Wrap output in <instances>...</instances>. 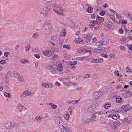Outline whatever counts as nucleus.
<instances>
[{
    "mask_svg": "<svg viewBox=\"0 0 132 132\" xmlns=\"http://www.w3.org/2000/svg\"><path fill=\"white\" fill-rule=\"evenodd\" d=\"M85 38L87 40H90L92 38V35H86L85 36Z\"/></svg>",
    "mask_w": 132,
    "mask_h": 132,
    "instance_id": "6ab92c4d",
    "label": "nucleus"
},
{
    "mask_svg": "<svg viewBox=\"0 0 132 132\" xmlns=\"http://www.w3.org/2000/svg\"><path fill=\"white\" fill-rule=\"evenodd\" d=\"M52 7L55 8H59V6H57V5L55 4L52 3Z\"/></svg>",
    "mask_w": 132,
    "mask_h": 132,
    "instance_id": "c03bdc74",
    "label": "nucleus"
},
{
    "mask_svg": "<svg viewBox=\"0 0 132 132\" xmlns=\"http://www.w3.org/2000/svg\"><path fill=\"white\" fill-rule=\"evenodd\" d=\"M94 110V105L89 106L87 109V112L89 113H92Z\"/></svg>",
    "mask_w": 132,
    "mask_h": 132,
    "instance_id": "423d86ee",
    "label": "nucleus"
},
{
    "mask_svg": "<svg viewBox=\"0 0 132 132\" xmlns=\"http://www.w3.org/2000/svg\"><path fill=\"white\" fill-rule=\"evenodd\" d=\"M92 50V48L91 47L88 46L87 47V49L86 50V52H91Z\"/></svg>",
    "mask_w": 132,
    "mask_h": 132,
    "instance_id": "4c0bfd02",
    "label": "nucleus"
},
{
    "mask_svg": "<svg viewBox=\"0 0 132 132\" xmlns=\"http://www.w3.org/2000/svg\"><path fill=\"white\" fill-rule=\"evenodd\" d=\"M108 38H104L102 39V41H101L105 44H106L108 42Z\"/></svg>",
    "mask_w": 132,
    "mask_h": 132,
    "instance_id": "f3484780",
    "label": "nucleus"
},
{
    "mask_svg": "<svg viewBox=\"0 0 132 132\" xmlns=\"http://www.w3.org/2000/svg\"><path fill=\"white\" fill-rule=\"evenodd\" d=\"M32 95V93L31 92H28V90H26L24 91L22 93L20 96L22 97H24L26 96H31Z\"/></svg>",
    "mask_w": 132,
    "mask_h": 132,
    "instance_id": "20e7f679",
    "label": "nucleus"
},
{
    "mask_svg": "<svg viewBox=\"0 0 132 132\" xmlns=\"http://www.w3.org/2000/svg\"><path fill=\"white\" fill-rule=\"evenodd\" d=\"M21 62L22 63L24 64L26 63H28L29 62V61L26 59H23L21 60Z\"/></svg>",
    "mask_w": 132,
    "mask_h": 132,
    "instance_id": "c9c22d12",
    "label": "nucleus"
},
{
    "mask_svg": "<svg viewBox=\"0 0 132 132\" xmlns=\"http://www.w3.org/2000/svg\"><path fill=\"white\" fill-rule=\"evenodd\" d=\"M51 53V52H49L48 51H46L43 52V54L45 56H48L50 55V53Z\"/></svg>",
    "mask_w": 132,
    "mask_h": 132,
    "instance_id": "aec40b11",
    "label": "nucleus"
},
{
    "mask_svg": "<svg viewBox=\"0 0 132 132\" xmlns=\"http://www.w3.org/2000/svg\"><path fill=\"white\" fill-rule=\"evenodd\" d=\"M51 11L50 8L45 7V8L41 12V13L45 16H47L48 14V13Z\"/></svg>",
    "mask_w": 132,
    "mask_h": 132,
    "instance_id": "f257e3e1",
    "label": "nucleus"
},
{
    "mask_svg": "<svg viewBox=\"0 0 132 132\" xmlns=\"http://www.w3.org/2000/svg\"><path fill=\"white\" fill-rule=\"evenodd\" d=\"M39 36V34L38 32L34 33L32 36V37L34 39L37 38Z\"/></svg>",
    "mask_w": 132,
    "mask_h": 132,
    "instance_id": "dca6fc26",
    "label": "nucleus"
},
{
    "mask_svg": "<svg viewBox=\"0 0 132 132\" xmlns=\"http://www.w3.org/2000/svg\"><path fill=\"white\" fill-rule=\"evenodd\" d=\"M58 56L57 55H55L53 56L52 58L54 60H56Z\"/></svg>",
    "mask_w": 132,
    "mask_h": 132,
    "instance_id": "5fc2aeb1",
    "label": "nucleus"
},
{
    "mask_svg": "<svg viewBox=\"0 0 132 132\" xmlns=\"http://www.w3.org/2000/svg\"><path fill=\"white\" fill-rule=\"evenodd\" d=\"M103 49V51H104V52H106L109 49V48L108 47H102Z\"/></svg>",
    "mask_w": 132,
    "mask_h": 132,
    "instance_id": "e433bc0d",
    "label": "nucleus"
},
{
    "mask_svg": "<svg viewBox=\"0 0 132 132\" xmlns=\"http://www.w3.org/2000/svg\"><path fill=\"white\" fill-rule=\"evenodd\" d=\"M16 79L21 82H23L24 81V79L21 76H20V77H18V78H17Z\"/></svg>",
    "mask_w": 132,
    "mask_h": 132,
    "instance_id": "a878e982",
    "label": "nucleus"
},
{
    "mask_svg": "<svg viewBox=\"0 0 132 132\" xmlns=\"http://www.w3.org/2000/svg\"><path fill=\"white\" fill-rule=\"evenodd\" d=\"M128 18L130 19L131 21H132V14H129V15Z\"/></svg>",
    "mask_w": 132,
    "mask_h": 132,
    "instance_id": "864d4df0",
    "label": "nucleus"
},
{
    "mask_svg": "<svg viewBox=\"0 0 132 132\" xmlns=\"http://www.w3.org/2000/svg\"><path fill=\"white\" fill-rule=\"evenodd\" d=\"M101 55L102 57H104L106 58L108 57V55L106 54H101Z\"/></svg>",
    "mask_w": 132,
    "mask_h": 132,
    "instance_id": "6e6d98bb",
    "label": "nucleus"
},
{
    "mask_svg": "<svg viewBox=\"0 0 132 132\" xmlns=\"http://www.w3.org/2000/svg\"><path fill=\"white\" fill-rule=\"evenodd\" d=\"M66 33L65 32V30L63 29L61 32L60 35L61 36H64L65 35Z\"/></svg>",
    "mask_w": 132,
    "mask_h": 132,
    "instance_id": "f704fd0d",
    "label": "nucleus"
},
{
    "mask_svg": "<svg viewBox=\"0 0 132 132\" xmlns=\"http://www.w3.org/2000/svg\"><path fill=\"white\" fill-rule=\"evenodd\" d=\"M52 1H49L45 3L44 7L47 6L48 7H51L52 4Z\"/></svg>",
    "mask_w": 132,
    "mask_h": 132,
    "instance_id": "4468645a",
    "label": "nucleus"
},
{
    "mask_svg": "<svg viewBox=\"0 0 132 132\" xmlns=\"http://www.w3.org/2000/svg\"><path fill=\"white\" fill-rule=\"evenodd\" d=\"M53 11L55 12L58 15H60V13L61 12H60L59 11H58L57 10L56 11L55 9H53Z\"/></svg>",
    "mask_w": 132,
    "mask_h": 132,
    "instance_id": "79ce46f5",
    "label": "nucleus"
},
{
    "mask_svg": "<svg viewBox=\"0 0 132 132\" xmlns=\"http://www.w3.org/2000/svg\"><path fill=\"white\" fill-rule=\"evenodd\" d=\"M78 51L79 53H86V50H85L84 49L82 48V49H79Z\"/></svg>",
    "mask_w": 132,
    "mask_h": 132,
    "instance_id": "393cba45",
    "label": "nucleus"
},
{
    "mask_svg": "<svg viewBox=\"0 0 132 132\" xmlns=\"http://www.w3.org/2000/svg\"><path fill=\"white\" fill-rule=\"evenodd\" d=\"M42 85L44 87L49 88L51 87L52 85L50 83L46 82L42 84Z\"/></svg>",
    "mask_w": 132,
    "mask_h": 132,
    "instance_id": "6e6552de",
    "label": "nucleus"
},
{
    "mask_svg": "<svg viewBox=\"0 0 132 132\" xmlns=\"http://www.w3.org/2000/svg\"><path fill=\"white\" fill-rule=\"evenodd\" d=\"M127 46H129L128 47V49L132 51V45H127Z\"/></svg>",
    "mask_w": 132,
    "mask_h": 132,
    "instance_id": "e2e57ef3",
    "label": "nucleus"
},
{
    "mask_svg": "<svg viewBox=\"0 0 132 132\" xmlns=\"http://www.w3.org/2000/svg\"><path fill=\"white\" fill-rule=\"evenodd\" d=\"M55 122L57 124H60L62 122V118L61 117H56L55 119Z\"/></svg>",
    "mask_w": 132,
    "mask_h": 132,
    "instance_id": "9d476101",
    "label": "nucleus"
},
{
    "mask_svg": "<svg viewBox=\"0 0 132 132\" xmlns=\"http://www.w3.org/2000/svg\"><path fill=\"white\" fill-rule=\"evenodd\" d=\"M96 117V116H95V114H94L92 116L90 119H92V120H93L94 121H95L96 120V119H95V117Z\"/></svg>",
    "mask_w": 132,
    "mask_h": 132,
    "instance_id": "3c124183",
    "label": "nucleus"
},
{
    "mask_svg": "<svg viewBox=\"0 0 132 132\" xmlns=\"http://www.w3.org/2000/svg\"><path fill=\"white\" fill-rule=\"evenodd\" d=\"M105 14V12L104 11H101L100 12V14L101 16H103Z\"/></svg>",
    "mask_w": 132,
    "mask_h": 132,
    "instance_id": "09e8293b",
    "label": "nucleus"
},
{
    "mask_svg": "<svg viewBox=\"0 0 132 132\" xmlns=\"http://www.w3.org/2000/svg\"><path fill=\"white\" fill-rule=\"evenodd\" d=\"M92 121V119H89L85 121L84 123H87L91 122Z\"/></svg>",
    "mask_w": 132,
    "mask_h": 132,
    "instance_id": "ea45409f",
    "label": "nucleus"
},
{
    "mask_svg": "<svg viewBox=\"0 0 132 132\" xmlns=\"http://www.w3.org/2000/svg\"><path fill=\"white\" fill-rule=\"evenodd\" d=\"M9 54V53L7 52H5L4 54V55L6 57H7L8 56Z\"/></svg>",
    "mask_w": 132,
    "mask_h": 132,
    "instance_id": "69168bd1",
    "label": "nucleus"
},
{
    "mask_svg": "<svg viewBox=\"0 0 132 132\" xmlns=\"http://www.w3.org/2000/svg\"><path fill=\"white\" fill-rule=\"evenodd\" d=\"M97 19L100 21L101 22H103L104 21V18L103 17L98 16Z\"/></svg>",
    "mask_w": 132,
    "mask_h": 132,
    "instance_id": "c756f323",
    "label": "nucleus"
},
{
    "mask_svg": "<svg viewBox=\"0 0 132 132\" xmlns=\"http://www.w3.org/2000/svg\"><path fill=\"white\" fill-rule=\"evenodd\" d=\"M102 94L100 92H96L93 95V97L94 98L96 99L99 98V97L102 95Z\"/></svg>",
    "mask_w": 132,
    "mask_h": 132,
    "instance_id": "f03ea898",
    "label": "nucleus"
},
{
    "mask_svg": "<svg viewBox=\"0 0 132 132\" xmlns=\"http://www.w3.org/2000/svg\"><path fill=\"white\" fill-rule=\"evenodd\" d=\"M116 15V16L117 18L121 19L122 18V17L118 13V14H117V15Z\"/></svg>",
    "mask_w": 132,
    "mask_h": 132,
    "instance_id": "0e129e2a",
    "label": "nucleus"
},
{
    "mask_svg": "<svg viewBox=\"0 0 132 132\" xmlns=\"http://www.w3.org/2000/svg\"><path fill=\"white\" fill-rule=\"evenodd\" d=\"M14 75L16 79H17L18 77H20V75L17 72H15V73H14Z\"/></svg>",
    "mask_w": 132,
    "mask_h": 132,
    "instance_id": "473e14b6",
    "label": "nucleus"
},
{
    "mask_svg": "<svg viewBox=\"0 0 132 132\" xmlns=\"http://www.w3.org/2000/svg\"><path fill=\"white\" fill-rule=\"evenodd\" d=\"M90 77V75L89 74H87L85 75L84 77V78H88L89 77Z\"/></svg>",
    "mask_w": 132,
    "mask_h": 132,
    "instance_id": "338daca9",
    "label": "nucleus"
},
{
    "mask_svg": "<svg viewBox=\"0 0 132 132\" xmlns=\"http://www.w3.org/2000/svg\"><path fill=\"white\" fill-rule=\"evenodd\" d=\"M104 44L102 43L101 41L98 42H97L96 43V46L97 47H101L103 46L104 45H105Z\"/></svg>",
    "mask_w": 132,
    "mask_h": 132,
    "instance_id": "2eb2a0df",
    "label": "nucleus"
},
{
    "mask_svg": "<svg viewBox=\"0 0 132 132\" xmlns=\"http://www.w3.org/2000/svg\"><path fill=\"white\" fill-rule=\"evenodd\" d=\"M12 124L11 122H8L5 124L4 127L6 129H9L12 127Z\"/></svg>",
    "mask_w": 132,
    "mask_h": 132,
    "instance_id": "ddd939ff",
    "label": "nucleus"
},
{
    "mask_svg": "<svg viewBox=\"0 0 132 132\" xmlns=\"http://www.w3.org/2000/svg\"><path fill=\"white\" fill-rule=\"evenodd\" d=\"M110 105V104H107L106 105H104V108L105 109H108V107H110V106L109 105Z\"/></svg>",
    "mask_w": 132,
    "mask_h": 132,
    "instance_id": "4d7b16f0",
    "label": "nucleus"
},
{
    "mask_svg": "<svg viewBox=\"0 0 132 132\" xmlns=\"http://www.w3.org/2000/svg\"><path fill=\"white\" fill-rule=\"evenodd\" d=\"M121 98L119 96L117 97L116 98V101L117 103H119L121 102Z\"/></svg>",
    "mask_w": 132,
    "mask_h": 132,
    "instance_id": "5701e85b",
    "label": "nucleus"
},
{
    "mask_svg": "<svg viewBox=\"0 0 132 132\" xmlns=\"http://www.w3.org/2000/svg\"><path fill=\"white\" fill-rule=\"evenodd\" d=\"M103 6L104 8H106L107 7H109V6L108 4H107L106 3H105L104 4V5H103Z\"/></svg>",
    "mask_w": 132,
    "mask_h": 132,
    "instance_id": "774afa93",
    "label": "nucleus"
},
{
    "mask_svg": "<svg viewBox=\"0 0 132 132\" xmlns=\"http://www.w3.org/2000/svg\"><path fill=\"white\" fill-rule=\"evenodd\" d=\"M30 49V46L29 45H28L25 47V49L26 51H29Z\"/></svg>",
    "mask_w": 132,
    "mask_h": 132,
    "instance_id": "37998d69",
    "label": "nucleus"
},
{
    "mask_svg": "<svg viewBox=\"0 0 132 132\" xmlns=\"http://www.w3.org/2000/svg\"><path fill=\"white\" fill-rule=\"evenodd\" d=\"M63 47L64 48H67L69 50L71 48L70 46V45H64L63 46Z\"/></svg>",
    "mask_w": 132,
    "mask_h": 132,
    "instance_id": "cd10ccee",
    "label": "nucleus"
},
{
    "mask_svg": "<svg viewBox=\"0 0 132 132\" xmlns=\"http://www.w3.org/2000/svg\"><path fill=\"white\" fill-rule=\"evenodd\" d=\"M96 61L97 62V63H100L103 62V59L101 58H98L96 59Z\"/></svg>",
    "mask_w": 132,
    "mask_h": 132,
    "instance_id": "bb28decb",
    "label": "nucleus"
},
{
    "mask_svg": "<svg viewBox=\"0 0 132 132\" xmlns=\"http://www.w3.org/2000/svg\"><path fill=\"white\" fill-rule=\"evenodd\" d=\"M87 11L88 12L90 13H91L93 11V8L91 7H89L87 9Z\"/></svg>",
    "mask_w": 132,
    "mask_h": 132,
    "instance_id": "b1692460",
    "label": "nucleus"
},
{
    "mask_svg": "<svg viewBox=\"0 0 132 132\" xmlns=\"http://www.w3.org/2000/svg\"><path fill=\"white\" fill-rule=\"evenodd\" d=\"M11 76V73L10 71H9L6 74V78H9Z\"/></svg>",
    "mask_w": 132,
    "mask_h": 132,
    "instance_id": "2f4dec72",
    "label": "nucleus"
},
{
    "mask_svg": "<svg viewBox=\"0 0 132 132\" xmlns=\"http://www.w3.org/2000/svg\"><path fill=\"white\" fill-rule=\"evenodd\" d=\"M34 55L37 59H39L40 58V56L39 55L37 54H34Z\"/></svg>",
    "mask_w": 132,
    "mask_h": 132,
    "instance_id": "680f3d73",
    "label": "nucleus"
},
{
    "mask_svg": "<svg viewBox=\"0 0 132 132\" xmlns=\"http://www.w3.org/2000/svg\"><path fill=\"white\" fill-rule=\"evenodd\" d=\"M49 24H48V26L47 25L46 28H45V30L46 31V32L47 33H49L51 31V29L49 28V27H48V25Z\"/></svg>",
    "mask_w": 132,
    "mask_h": 132,
    "instance_id": "a211bd4d",
    "label": "nucleus"
},
{
    "mask_svg": "<svg viewBox=\"0 0 132 132\" xmlns=\"http://www.w3.org/2000/svg\"><path fill=\"white\" fill-rule=\"evenodd\" d=\"M5 96L7 97H9L11 96V94L10 93H5L4 94Z\"/></svg>",
    "mask_w": 132,
    "mask_h": 132,
    "instance_id": "58836bf2",
    "label": "nucleus"
},
{
    "mask_svg": "<svg viewBox=\"0 0 132 132\" xmlns=\"http://www.w3.org/2000/svg\"><path fill=\"white\" fill-rule=\"evenodd\" d=\"M132 109V107H127L126 108V110H125V112H126L129 110H130Z\"/></svg>",
    "mask_w": 132,
    "mask_h": 132,
    "instance_id": "de8ad7c7",
    "label": "nucleus"
},
{
    "mask_svg": "<svg viewBox=\"0 0 132 132\" xmlns=\"http://www.w3.org/2000/svg\"><path fill=\"white\" fill-rule=\"evenodd\" d=\"M48 104L51 105V108L53 109H56L57 107L56 105L53 104L52 103H49Z\"/></svg>",
    "mask_w": 132,
    "mask_h": 132,
    "instance_id": "4be33fe9",
    "label": "nucleus"
},
{
    "mask_svg": "<svg viewBox=\"0 0 132 132\" xmlns=\"http://www.w3.org/2000/svg\"><path fill=\"white\" fill-rule=\"evenodd\" d=\"M58 67L60 69H57V70H58L60 72L62 71V70H63V69H62V65L61 64H59L58 65Z\"/></svg>",
    "mask_w": 132,
    "mask_h": 132,
    "instance_id": "7c9ffc66",
    "label": "nucleus"
},
{
    "mask_svg": "<svg viewBox=\"0 0 132 132\" xmlns=\"http://www.w3.org/2000/svg\"><path fill=\"white\" fill-rule=\"evenodd\" d=\"M109 116L110 117H111L114 120L117 119L119 117L118 115L117 114H110L109 115Z\"/></svg>",
    "mask_w": 132,
    "mask_h": 132,
    "instance_id": "f8f14e48",
    "label": "nucleus"
},
{
    "mask_svg": "<svg viewBox=\"0 0 132 132\" xmlns=\"http://www.w3.org/2000/svg\"><path fill=\"white\" fill-rule=\"evenodd\" d=\"M121 23L123 24H125L127 23V21L125 20H122L121 21Z\"/></svg>",
    "mask_w": 132,
    "mask_h": 132,
    "instance_id": "bf43d9fd",
    "label": "nucleus"
},
{
    "mask_svg": "<svg viewBox=\"0 0 132 132\" xmlns=\"http://www.w3.org/2000/svg\"><path fill=\"white\" fill-rule=\"evenodd\" d=\"M120 49L121 50L125 51L126 50V48L124 46H121L120 47Z\"/></svg>",
    "mask_w": 132,
    "mask_h": 132,
    "instance_id": "8fccbe9b",
    "label": "nucleus"
},
{
    "mask_svg": "<svg viewBox=\"0 0 132 132\" xmlns=\"http://www.w3.org/2000/svg\"><path fill=\"white\" fill-rule=\"evenodd\" d=\"M107 26L109 28H112L113 29H115V26L113 24L111 21H108L106 24Z\"/></svg>",
    "mask_w": 132,
    "mask_h": 132,
    "instance_id": "39448f33",
    "label": "nucleus"
},
{
    "mask_svg": "<svg viewBox=\"0 0 132 132\" xmlns=\"http://www.w3.org/2000/svg\"><path fill=\"white\" fill-rule=\"evenodd\" d=\"M77 63V62L76 61H74L70 64V65L71 66V65H74L76 64Z\"/></svg>",
    "mask_w": 132,
    "mask_h": 132,
    "instance_id": "052dcab7",
    "label": "nucleus"
},
{
    "mask_svg": "<svg viewBox=\"0 0 132 132\" xmlns=\"http://www.w3.org/2000/svg\"><path fill=\"white\" fill-rule=\"evenodd\" d=\"M100 47L97 48L94 50V52L95 53H101L103 52V49Z\"/></svg>",
    "mask_w": 132,
    "mask_h": 132,
    "instance_id": "9b49d317",
    "label": "nucleus"
},
{
    "mask_svg": "<svg viewBox=\"0 0 132 132\" xmlns=\"http://www.w3.org/2000/svg\"><path fill=\"white\" fill-rule=\"evenodd\" d=\"M127 107L126 105H123L121 106V108L124 110L125 112V110H126V108Z\"/></svg>",
    "mask_w": 132,
    "mask_h": 132,
    "instance_id": "603ef678",
    "label": "nucleus"
},
{
    "mask_svg": "<svg viewBox=\"0 0 132 132\" xmlns=\"http://www.w3.org/2000/svg\"><path fill=\"white\" fill-rule=\"evenodd\" d=\"M17 106L18 107V108H21V109H24V106L21 104H19H19Z\"/></svg>",
    "mask_w": 132,
    "mask_h": 132,
    "instance_id": "a18cd8bd",
    "label": "nucleus"
},
{
    "mask_svg": "<svg viewBox=\"0 0 132 132\" xmlns=\"http://www.w3.org/2000/svg\"><path fill=\"white\" fill-rule=\"evenodd\" d=\"M6 63V61L5 60H1L0 61V63L2 64H4Z\"/></svg>",
    "mask_w": 132,
    "mask_h": 132,
    "instance_id": "13d9d810",
    "label": "nucleus"
},
{
    "mask_svg": "<svg viewBox=\"0 0 132 132\" xmlns=\"http://www.w3.org/2000/svg\"><path fill=\"white\" fill-rule=\"evenodd\" d=\"M73 109V108L72 106L70 107L69 108L68 110L71 114H72V111Z\"/></svg>",
    "mask_w": 132,
    "mask_h": 132,
    "instance_id": "72a5a7b5",
    "label": "nucleus"
},
{
    "mask_svg": "<svg viewBox=\"0 0 132 132\" xmlns=\"http://www.w3.org/2000/svg\"><path fill=\"white\" fill-rule=\"evenodd\" d=\"M48 68L51 70V73L53 74H55L56 73V71L57 70V68L50 65L48 66Z\"/></svg>",
    "mask_w": 132,
    "mask_h": 132,
    "instance_id": "7ed1b4c3",
    "label": "nucleus"
},
{
    "mask_svg": "<svg viewBox=\"0 0 132 132\" xmlns=\"http://www.w3.org/2000/svg\"><path fill=\"white\" fill-rule=\"evenodd\" d=\"M91 22L92 23H93L95 25V24H97L98 23V22L97 21V19H96V21H94V20H92L90 21V22L91 23Z\"/></svg>",
    "mask_w": 132,
    "mask_h": 132,
    "instance_id": "a19ab883",
    "label": "nucleus"
},
{
    "mask_svg": "<svg viewBox=\"0 0 132 132\" xmlns=\"http://www.w3.org/2000/svg\"><path fill=\"white\" fill-rule=\"evenodd\" d=\"M74 76L72 75H68L66 76V78L67 79H71L74 78Z\"/></svg>",
    "mask_w": 132,
    "mask_h": 132,
    "instance_id": "412c9836",
    "label": "nucleus"
},
{
    "mask_svg": "<svg viewBox=\"0 0 132 132\" xmlns=\"http://www.w3.org/2000/svg\"><path fill=\"white\" fill-rule=\"evenodd\" d=\"M62 126V128L61 129V132H69L68 128L67 126H64L63 125Z\"/></svg>",
    "mask_w": 132,
    "mask_h": 132,
    "instance_id": "1a4fd4ad",
    "label": "nucleus"
},
{
    "mask_svg": "<svg viewBox=\"0 0 132 132\" xmlns=\"http://www.w3.org/2000/svg\"><path fill=\"white\" fill-rule=\"evenodd\" d=\"M42 118H43L40 116L39 117L37 116L35 117V119L36 120H38V119L40 120Z\"/></svg>",
    "mask_w": 132,
    "mask_h": 132,
    "instance_id": "49530a36",
    "label": "nucleus"
},
{
    "mask_svg": "<svg viewBox=\"0 0 132 132\" xmlns=\"http://www.w3.org/2000/svg\"><path fill=\"white\" fill-rule=\"evenodd\" d=\"M80 99L78 100H73L72 101V104L73 105H75L78 103Z\"/></svg>",
    "mask_w": 132,
    "mask_h": 132,
    "instance_id": "c85d7f7f",
    "label": "nucleus"
},
{
    "mask_svg": "<svg viewBox=\"0 0 132 132\" xmlns=\"http://www.w3.org/2000/svg\"><path fill=\"white\" fill-rule=\"evenodd\" d=\"M132 93L129 91H126L124 94H122V95L125 98H127L128 97H129L131 96Z\"/></svg>",
    "mask_w": 132,
    "mask_h": 132,
    "instance_id": "0eeeda50",
    "label": "nucleus"
}]
</instances>
